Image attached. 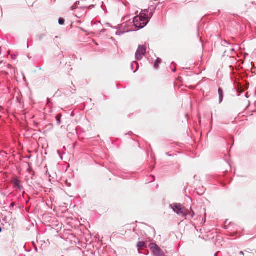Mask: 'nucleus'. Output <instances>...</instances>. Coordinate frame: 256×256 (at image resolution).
Returning <instances> with one entry per match:
<instances>
[{
    "mask_svg": "<svg viewBox=\"0 0 256 256\" xmlns=\"http://www.w3.org/2000/svg\"><path fill=\"white\" fill-rule=\"evenodd\" d=\"M162 62V60L160 58H158L156 61H155V62L154 64V68H156V69H158L159 67V64H160Z\"/></svg>",
    "mask_w": 256,
    "mask_h": 256,
    "instance_id": "nucleus-11",
    "label": "nucleus"
},
{
    "mask_svg": "<svg viewBox=\"0 0 256 256\" xmlns=\"http://www.w3.org/2000/svg\"><path fill=\"white\" fill-rule=\"evenodd\" d=\"M172 70L174 72L176 70V68H175Z\"/></svg>",
    "mask_w": 256,
    "mask_h": 256,
    "instance_id": "nucleus-29",
    "label": "nucleus"
},
{
    "mask_svg": "<svg viewBox=\"0 0 256 256\" xmlns=\"http://www.w3.org/2000/svg\"><path fill=\"white\" fill-rule=\"evenodd\" d=\"M234 48H228L226 50H225L224 52V56L227 55L228 56H230L232 55V52H234Z\"/></svg>",
    "mask_w": 256,
    "mask_h": 256,
    "instance_id": "nucleus-8",
    "label": "nucleus"
},
{
    "mask_svg": "<svg viewBox=\"0 0 256 256\" xmlns=\"http://www.w3.org/2000/svg\"><path fill=\"white\" fill-rule=\"evenodd\" d=\"M204 222H206V218H204Z\"/></svg>",
    "mask_w": 256,
    "mask_h": 256,
    "instance_id": "nucleus-33",
    "label": "nucleus"
},
{
    "mask_svg": "<svg viewBox=\"0 0 256 256\" xmlns=\"http://www.w3.org/2000/svg\"><path fill=\"white\" fill-rule=\"evenodd\" d=\"M61 114H58L56 116V120L57 124L60 125L61 124Z\"/></svg>",
    "mask_w": 256,
    "mask_h": 256,
    "instance_id": "nucleus-13",
    "label": "nucleus"
},
{
    "mask_svg": "<svg viewBox=\"0 0 256 256\" xmlns=\"http://www.w3.org/2000/svg\"><path fill=\"white\" fill-rule=\"evenodd\" d=\"M156 8V6L153 8H150V12L149 11L148 14V16L149 20H150V18L152 17V16L155 12Z\"/></svg>",
    "mask_w": 256,
    "mask_h": 256,
    "instance_id": "nucleus-10",
    "label": "nucleus"
},
{
    "mask_svg": "<svg viewBox=\"0 0 256 256\" xmlns=\"http://www.w3.org/2000/svg\"><path fill=\"white\" fill-rule=\"evenodd\" d=\"M218 252H216L214 254V256H216V255L217 254Z\"/></svg>",
    "mask_w": 256,
    "mask_h": 256,
    "instance_id": "nucleus-36",
    "label": "nucleus"
},
{
    "mask_svg": "<svg viewBox=\"0 0 256 256\" xmlns=\"http://www.w3.org/2000/svg\"><path fill=\"white\" fill-rule=\"evenodd\" d=\"M138 16L140 18L142 23L144 22V24L145 26H146L150 21L148 16L142 15V12H140V15Z\"/></svg>",
    "mask_w": 256,
    "mask_h": 256,
    "instance_id": "nucleus-6",
    "label": "nucleus"
},
{
    "mask_svg": "<svg viewBox=\"0 0 256 256\" xmlns=\"http://www.w3.org/2000/svg\"><path fill=\"white\" fill-rule=\"evenodd\" d=\"M138 252L139 254H142L141 251L140 250H138Z\"/></svg>",
    "mask_w": 256,
    "mask_h": 256,
    "instance_id": "nucleus-30",
    "label": "nucleus"
},
{
    "mask_svg": "<svg viewBox=\"0 0 256 256\" xmlns=\"http://www.w3.org/2000/svg\"><path fill=\"white\" fill-rule=\"evenodd\" d=\"M134 64H136V70H134V72L135 73L138 70V64L137 62H133L131 63V68L132 70H134Z\"/></svg>",
    "mask_w": 256,
    "mask_h": 256,
    "instance_id": "nucleus-14",
    "label": "nucleus"
},
{
    "mask_svg": "<svg viewBox=\"0 0 256 256\" xmlns=\"http://www.w3.org/2000/svg\"><path fill=\"white\" fill-rule=\"evenodd\" d=\"M146 47L145 45H139L137 49L136 54L135 58L137 60H140L142 59V56L146 52Z\"/></svg>",
    "mask_w": 256,
    "mask_h": 256,
    "instance_id": "nucleus-2",
    "label": "nucleus"
},
{
    "mask_svg": "<svg viewBox=\"0 0 256 256\" xmlns=\"http://www.w3.org/2000/svg\"><path fill=\"white\" fill-rule=\"evenodd\" d=\"M2 228L0 227V232H2Z\"/></svg>",
    "mask_w": 256,
    "mask_h": 256,
    "instance_id": "nucleus-34",
    "label": "nucleus"
},
{
    "mask_svg": "<svg viewBox=\"0 0 256 256\" xmlns=\"http://www.w3.org/2000/svg\"><path fill=\"white\" fill-rule=\"evenodd\" d=\"M90 254H91L92 255V256H93V255H94V254H95V252H94L93 250H92L90 251Z\"/></svg>",
    "mask_w": 256,
    "mask_h": 256,
    "instance_id": "nucleus-25",
    "label": "nucleus"
},
{
    "mask_svg": "<svg viewBox=\"0 0 256 256\" xmlns=\"http://www.w3.org/2000/svg\"><path fill=\"white\" fill-rule=\"evenodd\" d=\"M130 30H127L124 31V32H116V34H118V35H120V36L121 34H124V33H125V32H130Z\"/></svg>",
    "mask_w": 256,
    "mask_h": 256,
    "instance_id": "nucleus-21",
    "label": "nucleus"
},
{
    "mask_svg": "<svg viewBox=\"0 0 256 256\" xmlns=\"http://www.w3.org/2000/svg\"><path fill=\"white\" fill-rule=\"evenodd\" d=\"M150 248L154 255L155 256H165L160 248L156 244H151Z\"/></svg>",
    "mask_w": 256,
    "mask_h": 256,
    "instance_id": "nucleus-3",
    "label": "nucleus"
},
{
    "mask_svg": "<svg viewBox=\"0 0 256 256\" xmlns=\"http://www.w3.org/2000/svg\"><path fill=\"white\" fill-rule=\"evenodd\" d=\"M15 206H16V203L14 202H12L9 206V210L10 211L14 210Z\"/></svg>",
    "mask_w": 256,
    "mask_h": 256,
    "instance_id": "nucleus-17",
    "label": "nucleus"
},
{
    "mask_svg": "<svg viewBox=\"0 0 256 256\" xmlns=\"http://www.w3.org/2000/svg\"><path fill=\"white\" fill-rule=\"evenodd\" d=\"M194 212L193 210H191L190 211H189L186 208L185 213L184 214L186 219L192 218H194Z\"/></svg>",
    "mask_w": 256,
    "mask_h": 256,
    "instance_id": "nucleus-5",
    "label": "nucleus"
},
{
    "mask_svg": "<svg viewBox=\"0 0 256 256\" xmlns=\"http://www.w3.org/2000/svg\"><path fill=\"white\" fill-rule=\"evenodd\" d=\"M70 94H72V92H64V94L67 96L70 95Z\"/></svg>",
    "mask_w": 256,
    "mask_h": 256,
    "instance_id": "nucleus-23",
    "label": "nucleus"
},
{
    "mask_svg": "<svg viewBox=\"0 0 256 256\" xmlns=\"http://www.w3.org/2000/svg\"><path fill=\"white\" fill-rule=\"evenodd\" d=\"M149 11L150 8H148V9L142 10L141 12H142V15L144 16H148Z\"/></svg>",
    "mask_w": 256,
    "mask_h": 256,
    "instance_id": "nucleus-16",
    "label": "nucleus"
},
{
    "mask_svg": "<svg viewBox=\"0 0 256 256\" xmlns=\"http://www.w3.org/2000/svg\"><path fill=\"white\" fill-rule=\"evenodd\" d=\"M170 208L178 215H182L184 216L185 213L186 208L182 207V205L178 203H174L170 204Z\"/></svg>",
    "mask_w": 256,
    "mask_h": 256,
    "instance_id": "nucleus-1",
    "label": "nucleus"
},
{
    "mask_svg": "<svg viewBox=\"0 0 256 256\" xmlns=\"http://www.w3.org/2000/svg\"><path fill=\"white\" fill-rule=\"evenodd\" d=\"M80 4V2H79V1H77V2H76L74 3V4L76 6H78V4Z\"/></svg>",
    "mask_w": 256,
    "mask_h": 256,
    "instance_id": "nucleus-24",
    "label": "nucleus"
},
{
    "mask_svg": "<svg viewBox=\"0 0 256 256\" xmlns=\"http://www.w3.org/2000/svg\"><path fill=\"white\" fill-rule=\"evenodd\" d=\"M218 93L219 95V104H220L222 102L224 98V92L222 88H218Z\"/></svg>",
    "mask_w": 256,
    "mask_h": 256,
    "instance_id": "nucleus-9",
    "label": "nucleus"
},
{
    "mask_svg": "<svg viewBox=\"0 0 256 256\" xmlns=\"http://www.w3.org/2000/svg\"><path fill=\"white\" fill-rule=\"evenodd\" d=\"M146 244L144 242H139L137 244V247L138 248H146Z\"/></svg>",
    "mask_w": 256,
    "mask_h": 256,
    "instance_id": "nucleus-12",
    "label": "nucleus"
},
{
    "mask_svg": "<svg viewBox=\"0 0 256 256\" xmlns=\"http://www.w3.org/2000/svg\"><path fill=\"white\" fill-rule=\"evenodd\" d=\"M78 8V7L76 6L74 4L73 6H72L71 7H70V10H73L75 9H76Z\"/></svg>",
    "mask_w": 256,
    "mask_h": 256,
    "instance_id": "nucleus-22",
    "label": "nucleus"
},
{
    "mask_svg": "<svg viewBox=\"0 0 256 256\" xmlns=\"http://www.w3.org/2000/svg\"><path fill=\"white\" fill-rule=\"evenodd\" d=\"M27 47H28H28H29L28 43H27Z\"/></svg>",
    "mask_w": 256,
    "mask_h": 256,
    "instance_id": "nucleus-35",
    "label": "nucleus"
},
{
    "mask_svg": "<svg viewBox=\"0 0 256 256\" xmlns=\"http://www.w3.org/2000/svg\"><path fill=\"white\" fill-rule=\"evenodd\" d=\"M8 214H9L10 216H11V215H12V212H8Z\"/></svg>",
    "mask_w": 256,
    "mask_h": 256,
    "instance_id": "nucleus-31",
    "label": "nucleus"
},
{
    "mask_svg": "<svg viewBox=\"0 0 256 256\" xmlns=\"http://www.w3.org/2000/svg\"><path fill=\"white\" fill-rule=\"evenodd\" d=\"M221 44L222 46H224V47H226L227 48H228V46L229 45H230V44L229 43L228 41H226V40H222V42H221Z\"/></svg>",
    "mask_w": 256,
    "mask_h": 256,
    "instance_id": "nucleus-15",
    "label": "nucleus"
},
{
    "mask_svg": "<svg viewBox=\"0 0 256 256\" xmlns=\"http://www.w3.org/2000/svg\"><path fill=\"white\" fill-rule=\"evenodd\" d=\"M132 23L136 28H142L146 26L144 24V22L142 23L140 18L138 16H136L133 18Z\"/></svg>",
    "mask_w": 256,
    "mask_h": 256,
    "instance_id": "nucleus-4",
    "label": "nucleus"
},
{
    "mask_svg": "<svg viewBox=\"0 0 256 256\" xmlns=\"http://www.w3.org/2000/svg\"><path fill=\"white\" fill-rule=\"evenodd\" d=\"M44 36H45V35L44 34H40L36 36V39H37V40L40 41L42 40V38L44 37Z\"/></svg>",
    "mask_w": 256,
    "mask_h": 256,
    "instance_id": "nucleus-18",
    "label": "nucleus"
},
{
    "mask_svg": "<svg viewBox=\"0 0 256 256\" xmlns=\"http://www.w3.org/2000/svg\"><path fill=\"white\" fill-rule=\"evenodd\" d=\"M20 181L18 179L15 180L13 182L14 188H18L20 191L23 189V186L20 184Z\"/></svg>",
    "mask_w": 256,
    "mask_h": 256,
    "instance_id": "nucleus-7",
    "label": "nucleus"
},
{
    "mask_svg": "<svg viewBox=\"0 0 256 256\" xmlns=\"http://www.w3.org/2000/svg\"><path fill=\"white\" fill-rule=\"evenodd\" d=\"M2 220L4 222H5L6 223L8 222V218L7 216H2Z\"/></svg>",
    "mask_w": 256,
    "mask_h": 256,
    "instance_id": "nucleus-20",
    "label": "nucleus"
},
{
    "mask_svg": "<svg viewBox=\"0 0 256 256\" xmlns=\"http://www.w3.org/2000/svg\"><path fill=\"white\" fill-rule=\"evenodd\" d=\"M38 69H39L40 70H42V68H41L40 66V67H38Z\"/></svg>",
    "mask_w": 256,
    "mask_h": 256,
    "instance_id": "nucleus-32",
    "label": "nucleus"
},
{
    "mask_svg": "<svg viewBox=\"0 0 256 256\" xmlns=\"http://www.w3.org/2000/svg\"><path fill=\"white\" fill-rule=\"evenodd\" d=\"M47 100H48V103L49 104V102H50V99L48 98Z\"/></svg>",
    "mask_w": 256,
    "mask_h": 256,
    "instance_id": "nucleus-27",
    "label": "nucleus"
},
{
    "mask_svg": "<svg viewBox=\"0 0 256 256\" xmlns=\"http://www.w3.org/2000/svg\"><path fill=\"white\" fill-rule=\"evenodd\" d=\"M71 116H74V112H72V114H71Z\"/></svg>",
    "mask_w": 256,
    "mask_h": 256,
    "instance_id": "nucleus-28",
    "label": "nucleus"
},
{
    "mask_svg": "<svg viewBox=\"0 0 256 256\" xmlns=\"http://www.w3.org/2000/svg\"><path fill=\"white\" fill-rule=\"evenodd\" d=\"M239 254H240L244 255V252L242 251H240V252Z\"/></svg>",
    "mask_w": 256,
    "mask_h": 256,
    "instance_id": "nucleus-26",
    "label": "nucleus"
},
{
    "mask_svg": "<svg viewBox=\"0 0 256 256\" xmlns=\"http://www.w3.org/2000/svg\"><path fill=\"white\" fill-rule=\"evenodd\" d=\"M65 20L62 18L58 19V24L60 25H64V24Z\"/></svg>",
    "mask_w": 256,
    "mask_h": 256,
    "instance_id": "nucleus-19",
    "label": "nucleus"
}]
</instances>
